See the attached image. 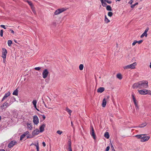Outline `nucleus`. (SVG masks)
Instances as JSON below:
<instances>
[{"mask_svg": "<svg viewBox=\"0 0 151 151\" xmlns=\"http://www.w3.org/2000/svg\"><path fill=\"white\" fill-rule=\"evenodd\" d=\"M148 87V82L146 81H140L135 83L132 86L133 89L139 88V89L145 88Z\"/></svg>", "mask_w": 151, "mask_h": 151, "instance_id": "nucleus-1", "label": "nucleus"}, {"mask_svg": "<svg viewBox=\"0 0 151 151\" xmlns=\"http://www.w3.org/2000/svg\"><path fill=\"white\" fill-rule=\"evenodd\" d=\"M147 134H142L137 135L135 137L137 138L140 139V141L142 142H144L148 141L150 138V136H147Z\"/></svg>", "mask_w": 151, "mask_h": 151, "instance_id": "nucleus-2", "label": "nucleus"}, {"mask_svg": "<svg viewBox=\"0 0 151 151\" xmlns=\"http://www.w3.org/2000/svg\"><path fill=\"white\" fill-rule=\"evenodd\" d=\"M67 9L65 8H62L60 9H58L55 11L53 16H54L55 15H58L59 14L63 12L66 11Z\"/></svg>", "mask_w": 151, "mask_h": 151, "instance_id": "nucleus-3", "label": "nucleus"}, {"mask_svg": "<svg viewBox=\"0 0 151 151\" xmlns=\"http://www.w3.org/2000/svg\"><path fill=\"white\" fill-rule=\"evenodd\" d=\"M137 65V63L136 62H134L132 64L124 66L123 68L124 69H127L130 68L133 69L135 68V66H136Z\"/></svg>", "mask_w": 151, "mask_h": 151, "instance_id": "nucleus-4", "label": "nucleus"}, {"mask_svg": "<svg viewBox=\"0 0 151 151\" xmlns=\"http://www.w3.org/2000/svg\"><path fill=\"white\" fill-rule=\"evenodd\" d=\"M139 93L141 95H146L148 94H151V93H149V91H148V90L144 89L143 90H138Z\"/></svg>", "mask_w": 151, "mask_h": 151, "instance_id": "nucleus-5", "label": "nucleus"}, {"mask_svg": "<svg viewBox=\"0 0 151 151\" xmlns=\"http://www.w3.org/2000/svg\"><path fill=\"white\" fill-rule=\"evenodd\" d=\"M49 74V72L47 69H45L42 73V77L43 78H46Z\"/></svg>", "mask_w": 151, "mask_h": 151, "instance_id": "nucleus-6", "label": "nucleus"}, {"mask_svg": "<svg viewBox=\"0 0 151 151\" xmlns=\"http://www.w3.org/2000/svg\"><path fill=\"white\" fill-rule=\"evenodd\" d=\"M91 130L90 131V134L91 136L93 137V139H96V137L94 133V130L92 126H91Z\"/></svg>", "mask_w": 151, "mask_h": 151, "instance_id": "nucleus-7", "label": "nucleus"}, {"mask_svg": "<svg viewBox=\"0 0 151 151\" xmlns=\"http://www.w3.org/2000/svg\"><path fill=\"white\" fill-rule=\"evenodd\" d=\"M17 143V142L16 141H12L9 144L8 146L9 148H11L13 147L14 145L16 144Z\"/></svg>", "mask_w": 151, "mask_h": 151, "instance_id": "nucleus-8", "label": "nucleus"}, {"mask_svg": "<svg viewBox=\"0 0 151 151\" xmlns=\"http://www.w3.org/2000/svg\"><path fill=\"white\" fill-rule=\"evenodd\" d=\"M33 122L34 123L36 124H37L38 123V118L37 116L35 115L34 116Z\"/></svg>", "mask_w": 151, "mask_h": 151, "instance_id": "nucleus-9", "label": "nucleus"}, {"mask_svg": "<svg viewBox=\"0 0 151 151\" xmlns=\"http://www.w3.org/2000/svg\"><path fill=\"white\" fill-rule=\"evenodd\" d=\"M2 50L3 52L2 57L3 58L6 59V56L7 53V51L6 49L5 48L3 49Z\"/></svg>", "mask_w": 151, "mask_h": 151, "instance_id": "nucleus-10", "label": "nucleus"}, {"mask_svg": "<svg viewBox=\"0 0 151 151\" xmlns=\"http://www.w3.org/2000/svg\"><path fill=\"white\" fill-rule=\"evenodd\" d=\"M10 95V92L9 91H8L7 93H6L5 95L2 99L1 101H3L5 99H6L7 97L9 96Z\"/></svg>", "mask_w": 151, "mask_h": 151, "instance_id": "nucleus-11", "label": "nucleus"}, {"mask_svg": "<svg viewBox=\"0 0 151 151\" xmlns=\"http://www.w3.org/2000/svg\"><path fill=\"white\" fill-rule=\"evenodd\" d=\"M29 134V132L28 131H27L24 132L23 134L21 136L20 138V140H22L23 139V138L27 135Z\"/></svg>", "mask_w": 151, "mask_h": 151, "instance_id": "nucleus-12", "label": "nucleus"}, {"mask_svg": "<svg viewBox=\"0 0 151 151\" xmlns=\"http://www.w3.org/2000/svg\"><path fill=\"white\" fill-rule=\"evenodd\" d=\"M9 106L8 103L7 102L4 103L3 105L1 106V108L2 109L6 108Z\"/></svg>", "mask_w": 151, "mask_h": 151, "instance_id": "nucleus-13", "label": "nucleus"}, {"mask_svg": "<svg viewBox=\"0 0 151 151\" xmlns=\"http://www.w3.org/2000/svg\"><path fill=\"white\" fill-rule=\"evenodd\" d=\"M71 141L70 140H69L68 141V148H66V149L68 150V151H72L71 148Z\"/></svg>", "mask_w": 151, "mask_h": 151, "instance_id": "nucleus-14", "label": "nucleus"}, {"mask_svg": "<svg viewBox=\"0 0 151 151\" xmlns=\"http://www.w3.org/2000/svg\"><path fill=\"white\" fill-rule=\"evenodd\" d=\"M45 126V124H42L40 128V132H42L44 130V128Z\"/></svg>", "mask_w": 151, "mask_h": 151, "instance_id": "nucleus-15", "label": "nucleus"}, {"mask_svg": "<svg viewBox=\"0 0 151 151\" xmlns=\"http://www.w3.org/2000/svg\"><path fill=\"white\" fill-rule=\"evenodd\" d=\"M40 132V131L37 129L33 131L32 132V135H35L38 134Z\"/></svg>", "mask_w": 151, "mask_h": 151, "instance_id": "nucleus-16", "label": "nucleus"}, {"mask_svg": "<svg viewBox=\"0 0 151 151\" xmlns=\"http://www.w3.org/2000/svg\"><path fill=\"white\" fill-rule=\"evenodd\" d=\"M37 103V101L36 100H34L32 102V103L34 106V107L36 109V110L39 111V110L37 108L36 104Z\"/></svg>", "mask_w": 151, "mask_h": 151, "instance_id": "nucleus-17", "label": "nucleus"}, {"mask_svg": "<svg viewBox=\"0 0 151 151\" xmlns=\"http://www.w3.org/2000/svg\"><path fill=\"white\" fill-rule=\"evenodd\" d=\"M104 90V87L99 88L97 89V92L99 93H102Z\"/></svg>", "mask_w": 151, "mask_h": 151, "instance_id": "nucleus-18", "label": "nucleus"}, {"mask_svg": "<svg viewBox=\"0 0 151 151\" xmlns=\"http://www.w3.org/2000/svg\"><path fill=\"white\" fill-rule=\"evenodd\" d=\"M106 99L104 98L103 100L102 103V106L103 107H105V106H106Z\"/></svg>", "mask_w": 151, "mask_h": 151, "instance_id": "nucleus-19", "label": "nucleus"}, {"mask_svg": "<svg viewBox=\"0 0 151 151\" xmlns=\"http://www.w3.org/2000/svg\"><path fill=\"white\" fill-rule=\"evenodd\" d=\"M32 145H34L36 147L37 150H39V143H38V141L36 143V144L32 143L30 145L31 146Z\"/></svg>", "mask_w": 151, "mask_h": 151, "instance_id": "nucleus-20", "label": "nucleus"}, {"mask_svg": "<svg viewBox=\"0 0 151 151\" xmlns=\"http://www.w3.org/2000/svg\"><path fill=\"white\" fill-rule=\"evenodd\" d=\"M147 125V123L146 122H145L139 125L137 127L142 128L145 127Z\"/></svg>", "mask_w": 151, "mask_h": 151, "instance_id": "nucleus-21", "label": "nucleus"}, {"mask_svg": "<svg viewBox=\"0 0 151 151\" xmlns=\"http://www.w3.org/2000/svg\"><path fill=\"white\" fill-rule=\"evenodd\" d=\"M27 127L30 130H31L32 128V125L31 124L28 123L27 124Z\"/></svg>", "mask_w": 151, "mask_h": 151, "instance_id": "nucleus-22", "label": "nucleus"}, {"mask_svg": "<svg viewBox=\"0 0 151 151\" xmlns=\"http://www.w3.org/2000/svg\"><path fill=\"white\" fill-rule=\"evenodd\" d=\"M104 137L107 139H109V135L108 132H105L104 134Z\"/></svg>", "mask_w": 151, "mask_h": 151, "instance_id": "nucleus-23", "label": "nucleus"}, {"mask_svg": "<svg viewBox=\"0 0 151 151\" xmlns=\"http://www.w3.org/2000/svg\"><path fill=\"white\" fill-rule=\"evenodd\" d=\"M12 94L13 95L17 96L18 94V90L17 89L14 91Z\"/></svg>", "mask_w": 151, "mask_h": 151, "instance_id": "nucleus-24", "label": "nucleus"}, {"mask_svg": "<svg viewBox=\"0 0 151 151\" xmlns=\"http://www.w3.org/2000/svg\"><path fill=\"white\" fill-rule=\"evenodd\" d=\"M116 77L117 78L119 79H121L122 78V75L121 74H118L116 75Z\"/></svg>", "mask_w": 151, "mask_h": 151, "instance_id": "nucleus-25", "label": "nucleus"}, {"mask_svg": "<svg viewBox=\"0 0 151 151\" xmlns=\"http://www.w3.org/2000/svg\"><path fill=\"white\" fill-rule=\"evenodd\" d=\"M27 2L28 4L30 6L31 8H32V7L33 6V5L32 4V2H31V1H27Z\"/></svg>", "mask_w": 151, "mask_h": 151, "instance_id": "nucleus-26", "label": "nucleus"}, {"mask_svg": "<svg viewBox=\"0 0 151 151\" xmlns=\"http://www.w3.org/2000/svg\"><path fill=\"white\" fill-rule=\"evenodd\" d=\"M147 34L146 33L144 32V33L141 35L140 36L141 38L143 37L144 36L147 37Z\"/></svg>", "mask_w": 151, "mask_h": 151, "instance_id": "nucleus-27", "label": "nucleus"}, {"mask_svg": "<svg viewBox=\"0 0 151 151\" xmlns=\"http://www.w3.org/2000/svg\"><path fill=\"white\" fill-rule=\"evenodd\" d=\"M66 111L68 112L70 115H71V113L72 112V111L71 110L69 109L68 108H66Z\"/></svg>", "mask_w": 151, "mask_h": 151, "instance_id": "nucleus-28", "label": "nucleus"}, {"mask_svg": "<svg viewBox=\"0 0 151 151\" xmlns=\"http://www.w3.org/2000/svg\"><path fill=\"white\" fill-rule=\"evenodd\" d=\"M106 9L108 11H111L112 10V9L111 6L109 5H108L106 7Z\"/></svg>", "mask_w": 151, "mask_h": 151, "instance_id": "nucleus-29", "label": "nucleus"}, {"mask_svg": "<svg viewBox=\"0 0 151 151\" xmlns=\"http://www.w3.org/2000/svg\"><path fill=\"white\" fill-rule=\"evenodd\" d=\"M105 21L107 23L110 22V20L107 18L106 15L105 16Z\"/></svg>", "mask_w": 151, "mask_h": 151, "instance_id": "nucleus-30", "label": "nucleus"}, {"mask_svg": "<svg viewBox=\"0 0 151 151\" xmlns=\"http://www.w3.org/2000/svg\"><path fill=\"white\" fill-rule=\"evenodd\" d=\"M83 64H81L79 65V69L80 70H82L83 69Z\"/></svg>", "mask_w": 151, "mask_h": 151, "instance_id": "nucleus-31", "label": "nucleus"}, {"mask_svg": "<svg viewBox=\"0 0 151 151\" xmlns=\"http://www.w3.org/2000/svg\"><path fill=\"white\" fill-rule=\"evenodd\" d=\"M12 43V40H9L8 41V45L9 46H11Z\"/></svg>", "mask_w": 151, "mask_h": 151, "instance_id": "nucleus-32", "label": "nucleus"}, {"mask_svg": "<svg viewBox=\"0 0 151 151\" xmlns=\"http://www.w3.org/2000/svg\"><path fill=\"white\" fill-rule=\"evenodd\" d=\"M113 15V13L111 12H109L108 13V15L110 17H111Z\"/></svg>", "mask_w": 151, "mask_h": 151, "instance_id": "nucleus-33", "label": "nucleus"}, {"mask_svg": "<svg viewBox=\"0 0 151 151\" xmlns=\"http://www.w3.org/2000/svg\"><path fill=\"white\" fill-rule=\"evenodd\" d=\"M111 151H115V150L114 147L112 144L111 143Z\"/></svg>", "mask_w": 151, "mask_h": 151, "instance_id": "nucleus-34", "label": "nucleus"}, {"mask_svg": "<svg viewBox=\"0 0 151 151\" xmlns=\"http://www.w3.org/2000/svg\"><path fill=\"white\" fill-rule=\"evenodd\" d=\"M104 1V0H101V2L102 5L104 6L105 5H106V4L105 2Z\"/></svg>", "mask_w": 151, "mask_h": 151, "instance_id": "nucleus-35", "label": "nucleus"}, {"mask_svg": "<svg viewBox=\"0 0 151 151\" xmlns=\"http://www.w3.org/2000/svg\"><path fill=\"white\" fill-rule=\"evenodd\" d=\"M138 4V2H137V3H135V4H134L131 5V7L132 8H134V6L136 5H137Z\"/></svg>", "mask_w": 151, "mask_h": 151, "instance_id": "nucleus-36", "label": "nucleus"}, {"mask_svg": "<svg viewBox=\"0 0 151 151\" xmlns=\"http://www.w3.org/2000/svg\"><path fill=\"white\" fill-rule=\"evenodd\" d=\"M31 9H32V12H33V13L35 14H36V12L35 10L34 9V7L33 6L32 7V8H31Z\"/></svg>", "mask_w": 151, "mask_h": 151, "instance_id": "nucleus-37", "label": "nucleus"}, {"mask_svg": "<svg viewBox=\"0 0 151 151\" xmlns=\"http://www.w3.org/2000/svg\"><path fill=\"white\" fill-rule=\"evenodd\" d=\"M41 69V68L40 67H37L35 68V69L37 70H40Z\"/></svg>", "mask_w": 151, "mask_h": 151, "instance_id": "nucleus-38", "label": "nucleus"}, {"mask_svg": "<svg viewBox=\"0 0 151 151\" xmlns=\"http://www.w3.org/2000/svg\"><path fill=\"white\" fill-rule=\"evenodd\" d=\"M3 31L2 29L1 30L0 32V35L1 37H2L3 36Z\"/></svg>", "mask_w": 151, "mask_h": 151, "instance_id": "nucleus-39", "label": "nucleus"}, {"mask_svg": "<svg viewBox=\"0 0 151 151\" xmlns=\"http://www.w3.org/2000/svg\"><path fill=\"white\" fill-rule=\"evenodd\" d=\"M62 133H63L62 131H60V130H58L57 132V133L60 134V135Z\"/></svg>", "mask_w": 151, "mask_h": 151, "instance_id": "nucleus-40", "label": "nucleus"}, {"mask_svg": "<svg viewBox=\"0 0 151 151\" xmlns=\"http://www.w3.org/2000/svg\"><path fill=\"white\" fill-rule=\"evenodd\" d=\"M104 1H106L108 3L110 4L111 3V1H109L108 0H104Z\"/></svg>", "mask_w": 151, "mask_h": 151, "instance_id": "nucleus-41", "label": "nucleus"}, {"mask_svg": "<svg viewBox=\"0 0 151 151\" xmlns=\"http://www.w3.org/2000/svg\"><path fill=\"white\" fill-rule=\"evenodd\" d=\"M137 43V41L135 40L134 42L132 43V45L133 46H134Z\"/></svg>", "mask_w": 151, "mask_h": 151, "instance_id": "nucleus-42", "label": "nucleus"}, {"mask_svg": "<svg viewBox=\"0 0 151 151\" xmlns=\"http://www.w3.org/2000/svg\"><path fill=\"white\" fill-rule=\"evenodd\" d=\"M132 99H133V101H134V100H136V99L135 98L134 96V95L133 94H132Z\"/></svg>", "mask_w": 151, "mask_h": 151, "instance_id": "nucleus-43", "label": "nucleus"}, {"mask_svg": "<svg viewBox=\"0 0 151 151\" xmlns=\"http://www.w3.org/2000/svg\"><path fill=\"white\" fill-rule=\"evenodd\" d=\"M142 42H143V40H139V41H137V43H138L139 44H140L141 43H142Z\"/></svg>", "mask_w": 151, "mask_h": 151, "instance_id": "nucleus-44", "label": "nucleus"}, {"mask_svg": "<svg viewBox=\"0 0 151 151\" xmlns=\"http://www.w3.org/2000/svg\"><path fill=\"white\" fill-rule=\"evenodd\" d=\"M109 149H110L109 146L107 147L105 151H109Z\"/></svg>", "mask_w": 151, "mask_h": 151, "instance_id": "nucleus-45", "label": "nucleus"}, {"mask_svg": "<svg viewBox=\"0 0 151 151\" xmlns=\"http://www.w3.org/2000/svg\"><path fill=\"white\" fill-rule=\"evenodd\" d=\"M28 135H27V138H30L33 137L32 136H30L29 134Z\"/></svg>", "mask_w": 151, "mask_h": 151, "instance_id": "nucleus-46", "label": "nucleus"}, {"mask_svg": "<svg viewBox=\"0 0 151 151\" xmlns=\"http://www.w3.org/2000/svg\"><path fill=\"white\" fill-rule=\"evenodd\" d=\"M149 29V28L148 27H147L146 29L145 30V33H147V32L148 31V30Z\"/></svg>", "mask_w": 151, "mask_h": 151, "instance_id": "nucleus-47", "label": "nucleus"}, {"mask_svg": "<svg viewBox=\"0 0 151 151\" xmlns=\"http://www.w3.org/2000/svg\"><path fill=\"white\" fill-rule=\"evenodd\" d=\"M133 2V1L132 0H131L129 2V4H132V3Z\"/></svg>", "mask_w": 151, "mask_h": 151, "instance_id": "nucleus-48", "label": "nucleus"}, {"mask_svg": "<svg viewBox=\"0 0 151 151\" xmlns=\"http://www.w3.org/2000/svg\"><path fill=\"white\" fill-rule=\"evenodd\" d=\"M1 27H2V28H4V29H6V28L5 27V26L4 25H1Z\"/></svg>", "mask_w": 151, "mask_h": 151, "instance_id": "nucleus-49", "label": "nucleus"}, {"mask_svg": "<svg viewBox=\"0 0 151 151\" xmlns=\"http://www.w3.org/2000/svg\"><path fill=\"white\" fill-rule=\"evenodd\" d=\"M134 104L135 105V106H137V102H136V100H134Z\"/></svg>", "mask_w": 151, "mask_h": 151, "instance_id": "nucleus-50", "label": "nucleus"}, {"mask_svg": "<svg viewBox=\"0 0 151 151\" xmlns=\"http://www.w3.org/2000/svg\"><path fill=\"white\" fill-rule=\"evenodd\" d=\"M42 145L44 147H45L46 146L45 143L44 142H43L42 143Z\"/></svg>", "mask_w": 151, "mask_h": 151, "instance_id": "nucleus-51", "label": "nucleus"}, {"mask_svg": "<svg viewBox=\"0 0 151 151\" xmlns=\"http://www.w3.org/2000/svg\"><path fill=\"white\" fill-rule=\"evenodd\" d=\"M10 31H11L12 33L13 34H14V32L13 30L10 29Z\"/></svg>", "mask_w": 151, "mask_h": 151, "instance_id": "nucleus-52", "label": "nucleus"}, {"mask_svg": "<svg viewBox=\"0 0 151 151\" xmlns=\"http://www.w3.org/2000/svg\"><path fill=\"white\" fill-rule=\"evenodd\" d=\"M45 106L46 107V108H47L48 109H50V107H49L48 106H47V105H46V104H44Z\"/></svg>", "mask_w": 151, "mask_h": 151, "instance_id": "nucleus-53", "label": "nucleus"}, {"mask_svg": "<svg viewBox=\"0 0 151 151\" xmlns=\"http://www.w3.org/2000/svg\"><path fill=\"white\" fill-rule=\"evenodd\" d=\"M42 103L43 104H45V102L44 100V99H43V98H42Z\"/></svg>", "mask_w": 151, "mask_h": 151, "instance_id": "nucleus-54", "label": "nucleus"}, {"mask_svg": "<svg viewBox=\"0 0 151 151\" xmlns=\"http://www.w3.org/2000/svg\"><path fill=\"white\" fill-rule=\"evenodd\" d=\"M52 24L55 26H56V24L55 22H53L52 23Z\"/></svg>", "mask_w": 151, "mask_h": 151, "instance_id": "nucleus-55", "label": "nucleus"}, {"mask_svg": "<svg viewBox=\"0 0 151 151\" xmlns=\"http://www.w3.org/2000/svg\"><path fill=\"white\" fill-rule=\"evenodd\" d=\"M42 117H43V118L44 119H45V116L44 115H43Z\"/></svg>", "mask_w": 151, "mask_h": 151, "instance_id": "nucleus-56", "label": "nucleus"}, {"mask_svg": "<svg viewBox=\"0 0 151 151\" xmlns=\"http://www.w3.org/2000/svg\"><path fill=\"white\" fill-rule=\"evenodd\" d=\"M3 58V61L4 63L5 62V59H4V58Z\"/></svg>", "mask_w": 151, "mask_h": 151, "instance_id": "nucleus-57", "label": "nucleus"}, {"mask_svg": "<svg viewBox=\"0 0 151 151\" xmlns=\"http://www.w3.org/2000/svg\"><path fill=\"white\" fill-rule=\"evenodd\" d=\"M0 151H5V150L4 149H1Z\"/></svg>", "mask_w": 151, "mask_h": 151, "instance_id": "nucleus-58", "label": "nucleus"}, {"mask_svg": "<svg viewBox=\"0 0 151 151\" xmlns=\"http://www.w3.org/2000/svg\"><path fill=\"white\" fill-rule=\"evenodd\" d=\"M106 97H107V98H106L107 99H108L109 98V96H107Z\"/></svg>", "mask_w": 151, "mask_h": 151, "instance_id": "nucleus-59", "label": "nucleus"}, {"mask_svg": "<svg viewBox=\"0 0 151 151\" xmlns=\"http://www.w3.org/2000/svg\"><path fill=\"white\" fill-rule=\"evenodd\" d=\"M71 126H73V122H71Z\"/></svg>", "mask_w": 151, "mask_h": 151, "instance_id": "nucleus-60", "label": "nucleus"}, {"mask_svg": "<svg viewBox=\"0 0 151 151\" xmlns=\"http://www.w3.org/2000/svg\"><path fill=\"white\" fill-rule=\"evenodd\" d=\"M150 68H151V63H150Z\"/></svg>", "mask_w": 151, "mask_h": 151, "instance_id": "nucleus-61", "label": "nucleus"}, {"mask_svg": "<svg viewBox=\"0 0 151 151\" xmlns=\"http://www.w3.org/2000/svg\"><path fill=\"white\" fill-rule=\"evenodd\" d=\"M118 1H121V0H117Z\"/></svg>", "mask_w": 151, "mask_h": 151, "instance_id": "nucleus-62", "label": "nucleus"}, {"mask_svg": "<svg viewBox=\"0 0 151 151\" xmlns=\"http://www.w3.org/2000/svg\"><path fill=\"white\" fill-rule=\"evenodd\" d=\"M1 116H0V120H1Z\"/></svg>", "mask_w": 151, "mask_h": 151, "instance_id": "nucleus-63", "label": "nucleus"}, {"mask_svg": "<svg viewBox=\"0 0 151 151\" xmlns=\"http://www.w3.org/2000/svg\"><path fill=\"white\" fill-rule=\"evenodd\" d=\"M37 151H39V150H37Z\"/></svg>", "mask_w": 151, "mask_h": 151, "instance_id": "nucleus-64", "label": "nucleus"}]
</instances>
